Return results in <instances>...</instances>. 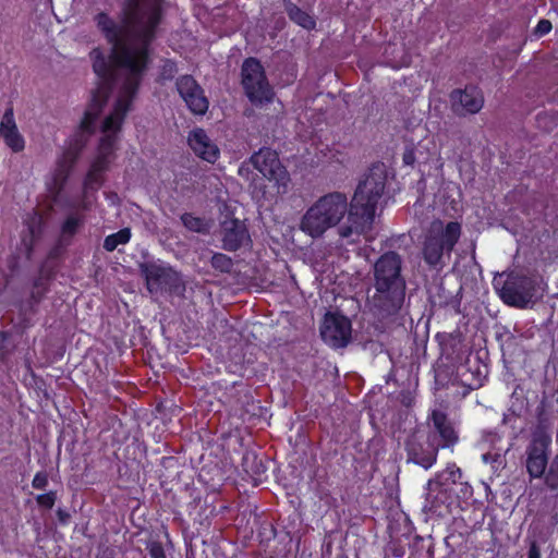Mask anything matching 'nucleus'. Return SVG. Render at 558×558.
I'll return each instance as SVG.
<instances>
[{
  "mask_svg": "<svg viewBox=\"0 0 558 558\" xmlns=\"http://www.w3.org/2000/svg\"><path fill=\"white\" fill-rule=\"evenodd\" d=\"M349 211L350 206L344 194L328 193L305 211L300 229L312 238H319L328 229L336 227L345 215L349 216Z\"/></svg>",
  "mask_w": 558,
  "mask_h": 558,
  "instance_id": "20e7f679",
  "label": "nucleus"
},
{
  "mask_svg": "<svg viewBox=\"0 0 558 558\" xmlns=\"http://www.w3.org/2000/svg\"><path fill=\"white\" fill-rule=\"evenodd\" d=\"M551 435L544 426H537L531 434L525 448V469L530 480H539L549 464Z\"/></svg>",
  "mask_w": 558,
  "mask_h": 558,
  "instance_id": "0eeeda50",
  "label": "nucleus"
},
{
  "mask_svg": "<svg viewBox=\"0 0 558 558\" xmlns=\"http://www.w3.org/2000/svg\"><path fill=\"white\" fill-rule=\"evenodd\" d=\"M450 99L453 111L461 116L477 113L484 106L483 93L474 86L452 92Z\"/></svg>",
  "mask_w": 558,
  "mask_h": 558,
  "instance_id": "2eb2a0df",
  "label": "nucleus"
},
{
  "mask_svg": "<svg viewBox=\"0 0 558 558\" xmlns=\"http://www.w3.org/2000/svg\"><path fill=\"white\" fill-rule=\"evenodd\" d=\"M250 161L266 179L275 182L278 193H286L290 182V175L281 165L276 151L269 148L259 149Z\"/></svg>",
  "mask_w": 558,
  "mask_h": 558,
  "instance_id": "1a4fd4ad",
  "label": "nucleus"
},
{
  "mask_svg": "<svg viewBox=\"0 0 558 558\" xmlns=\"http://www.w3.org/2000/svg\"><path fill=\"white\" fill-rule=\"evenodd\" d=\"M161 1L130 0L121 25L105 13L95 17L97 27L111 44V53L106 59L98 48L90 52L93 69L99 82L92 92L90 104L81 121L82 133L90 131L111 86H117L119 92L112 109L104 119L98 153L84 180L83 196L77 204L69 206L83 210L92 206L89 191H96L101 185V174L113 159L122 123L149 62V44L160 21Z\"/></svg>",
  "mask_w": 558,
  "mask_h": 558,
  "instance_id": "f257e3e1",
  "label": "nucleus"
},
{
  "mask_svg": "<svg viewBox=\"0 0 558 558\" xmlns=\"http://www.w3.org/2000/svg\"><path fill=\"white\" fill-rule=\"evenodd\" d=\"M181 220L184 227L190 231L205 233L209 230V225L204 219L191 214L182 215Z\"/></svg>",
  "mask_w": 558,
  "mask_h": 558,
  "instance_id": "412c9836",
  "label": "nucleus"
},
{
  "mask_svg": "<svg viewBox=\"0 0 558 558\" xmlns=\"http://www.w3.org/2000/svg\"><path fill=\"white\" fill-rule=\"evenodd\" d=\"M82 143L75 146H70L58 159L56 168L51 172L50 177L46 180V189L49 197L54 203H59L61 192L65 185V182L71 173V170L78 157Z\"/></svg>",
  "mask_w": 558,
  "mask_h": 558,
  "instance_id": "9b49d317",
  "label": "nucleus"
},
{
  "mask_svg": "<svg viewBox=\"0 0 558 558\" xmlns=\"http://www.w3.org/2000/svg\"><path fill=\"white\" fill-rule=\"evenodd\" d=\"M211 265L219 271L228 272L232 268V260L222 253H215L211 257Z\"/></svg>",
  "mask_w": 558,
  "mask_h": 558,
  "instance_id": "b1692460",
  "label": "nucleus"
},
{
  "mask_svg": "<svg viewBox=\"0 0 558 558\" xmlns=\"http://www.w3.org/2000/svg\"><path fill=\"white\" fill-rule=\"evenodd\" d=\"M48 484V477L45 473L35 474L32 485L36 489H44Z\"/></svg>",
  "mask_w": 558,
  "mask_h": 558,
  "instance_id": "a878e982",
  "label": "nucleus"
},
{
  "mask_svg": "<svg viewBox=\"0 0 558 558\" xmlns=\"http://www.w3.org/2000/svg\"><path fill=\"white\" fill-rule=\"evenodd\" d=\"M177 88L189 109L195 114H204L208 109V100L203 89L192 76L185 75L178 80Z\"/></svg>",
  "mask_w": 558,
  "mask_h": 558,
  "instance_id": "4468645a",
  "label": "nucleus"
},
{
  "mask_svg": "<svg viewBox=\"0 0 558 558\" xmlns=\"http://www.w3.org/2000/svg\"><path fill=\"white\" fill-rule=\"evenodd\" d=\"M403 160L405 163H412L413 162V154L412 153L404 154Z\"/></svg>",
  "mask_w": 558,
  "mask_h": 558,
  "instance_id": "7c9ffc66",
  "label": "nucleus"
},
{
  "mask_svg": "<svg viewBox=\"0 0 558 558\" xmlns=\"http://www.w3.org/2000/svg\"><path fill=\"white\" fill-rule=\"evenodd\" d=\"M220 229L222 247L227 251H236L251 242L244 221L234 216L230 204H225L221 208Z\"/></svg>",
  "mask_w": 558,
  "mask_h": 558,
  "instance_id": "9d476101",
  "label": "nucleus"
},
{
  "mask_svg": "<svg viewBox=\"0 0 558 558\" xmlns=\"http://www.w3.org/2000/svg\"><path fill=\"white\" fill-rule=\"evenodd\" d=\"M131 239L130 229L125 228L117 233L106 236L104 241V247L108 252L114 251L119 245L126 244Z\"/></svg>",
  "mask_w": 558,
  "mask_h": 558,
  "instance_id": "aec40b11",
  "label": "nucleus"
},
{
  "mask_svg": "<svg viewBox=\"0 0 558 558\" xmlns=\"http://www.w3.org/2000/svg\"><path fill=\"white\" fill-rule=\"evenodd\" d=\"M0 136L5 145L14 153H20L25 148V140L17 129L12 108H8L2 116L0 121Z\"/></svg>",
  "mask_w": 558,
  "mask_h": 558,
  "instance_id": "f3484780",
  "label": "nucleus"
},
{
  "mask_svg": "<svg viewBox=\"0 0 558 558\" xmlns=\"http://www.w3.org/2000/svg\"><path fill=\"white\" fill-rule=\"evenodd\" d=\"M141 268L145 275L149 290H153L155 286L161 283L162 280L166 279L171 272V269L158 266L156 264H145L142 265Z\"/></svg>",
  "mask_w": 558,
  "mask_h": 558,
  "instance_id": "a211bd4d",
  "label": "nucleus"
},
{
  "mask_svg": "<svg viewBox=\"0 0 558 558\" xmlns=\"http://www.w3.org/2000/svg\"><path fill=\"white\" fill-rule=\"evenodd\" d=\"M529 558H541V550L535 542H532L530 546Z\"/></svg>",
  "mask_w": 558,
  "mask_h": 558,
  "instance_id": "c756f323",
  "label": "nucleus"
},
{
  "mask_svg": "<svg viewBox=\"0 0 558 558\" xmlns=\"http://www.w3.org/2000/svg\"><path fill=\"white\" fill-rule=\"evenodd\" d=\"M434 486H437V483L428 482V488L432 490Z\"/></svg>",
  "mask_w": 558,
  "mask_h": 558,
  "instance_id": "2f4dec72",
  "label": "nucleus"
},
{
  "mask_svg": "<svg viewBox=\"0 0 558 558\" xmlns=\"http://www.w3.org/2000/svg\"><path fill=\"white\" fill-rule=\"evenodd\" d=\"M187 142L194 154L203 160L210 163L218 160L220 150L205 130L201 128L192 130L189 134Z\"/></svg>",
  "mask_w": 558,
  "mask_h": 558,
  "instance_id": "dca6fc26",
  "label": "nucleus"
},
{
  "mask_svg": "<svg viewBox=\"0 0 558 558\" xmlns=\"http://www.w3.org/2000/svg\"><path fill=\"white\" fill-rule=\"evenodd\" d=\"M430 421L433 423V427L435 432L439 435L441 439V444H435L434 439L428 442L427 449H418L415 442H410L408 445V451L410 459L422 465L424 469H429L435 462L437 458V452L439 447H449L457 442L458 436L448 421L447 416L440 411H433L430 415Z\"/></svg>",
  "mask_w": 558,
  "mask_h": 558,
  "instance_id": "423d86ee",
  "label": "nucleus"
},
{
  "mask_svg": "<svg viewBox=\"0 0 558 558\" xmlns=\"http://www.w3.org/2000/svg\"><path fill=\"white\" fill-rule=\"evenodd\" d=\"M323 340L332 348L345 347L351 337V323L341 315L326 314L320 326Z\"/></svg>",
  "mask_w": 558,
  "mask_h": 558,
  "instance_id": "ddd939ff",
  "label": "nucleus"
},
{
  "mask_svg": "<svg viewBox=\"0 0 558 558\" xmlns=\"http://www.w3.org/2000/svg\"><path fill=\"white\" fill-rule=\"evenodd\" d=\"M551 23L548 20H541L535 28L537 35L543 36L550 32Z\"/></svg>",
  "mask_w": 558,
  "mask_h": 558,
  "instance_id": "cd10ccee",
  "label": "nucleus"
},
{
  "mask_svg": "<svg viewBox=\"0 0 558 558\" xmlns=\"http://www.w3.org/2000/svg\"><path fill=\"white\" fill-rule=\"evenodd\" d=\"M544 484L551 490L558 489V456H556L545 470V475L542 476Z\"/></svg>",
  "mask_w": 558,
  "mask_h": 558,
  "instance_id": "4be33fe9",
  "label": "nucleus"
},
{
  "mask_svg": "<svg viewBox=\"0 0 558 558\" xmlns=\"http://www.w3.org/2000/svg\"><path fill=\"white\" fill-rule=\"evenodd\" d=\"M461 235L459 222L444 223L435 220L426 233L423 245V257L429 266H438L442 263L444 255L450 254Z\"/></svg>",
  "mask_w": 558,
  "mask_h": 558,
  "instance_id": "39448f33",
  "label": "nucleus"
},
{
  "mask_svg": "<svg viewBox=\"0 0 558 558\" xmlns=\"http://www.w3.org/2000/svg\"><path fill=\"white\" fill-rule=\"evenodd\" d=\"M400 272L401 257L397 253H386L375 263V292L371 298L375 307L388 313L400 307L404 289Z\"/></svg>",
  "mask_w": 558,
  "mask_h": 558,
  "instance_id": "7ed1b4c3",
  "label": "nucleus"
},
{
  "mask_svg": "<svg viewBox=\"0 0 558 558\" xmlns=\"http://www.w3.org/2000/svg\"><path fill=\"white\" fill-rule=\"evenodd\" d=\"M483 460H484L485 462L488 460L487 454H484V456H483Z\"/></svg>",
  "mask_w": 558,
  "mask_h": 558,
  "instance_id": "473e14b6",
  "label": "nucleus"
},
{
  "mask_svg": "<svg viewBox=\"0 0 558 558\" xmlns=\"http://www.w3.org/2000/svg\"><path fill=\"white\" fill-rule=\"evenodd\" d=\"M386 185V173L381 167L373 168L359 184L350 203L347 222L339 228L341 238L361 235L367 232L375 218L376 207Z\"/></svg>",
  "mask_w": 558,
  "mask_h": 558,
  "instance_id": "f03ea898",
  "label": "nucleus"
},
{
  "mask_svg": "<svg viewBox=\"0 0 558 558\" xmlns=\"http://www.w3.org/2000/svg\"><path fill=\"white\" fill-rule=\"evenodd\" d=\"M242 84L246 96L254 105L271 101L274 93L265 77L262 64L255 59H247L242 65Z\"/></svg>",
  "mask_w": 558,
  "mask_h": 558,
  "instance_id": "6e6552de",
  "label": "nucleus"
},
{
  "mask_svg": "<svg viewBox=\"0 0 558 558\" xmlns=\"http://www.w3.org/2000/svg\"><path fill=\"white\" fill-rule=\"evenodd\" d=\"M36 500H37L39 506L49 509V508L53 507L54 501H56V496H54L53 493L50 492V493H47V494L38 495Z\"/></svg>",
  "mask_w": 558,
  "mask_h": 558,
  "instance_id": "393cba45",
  "label": "nucleus"
},
{
  "mask_svg": "<svg viewBox=\"0 0 558 558\" xmlns=\"http://www.w3.org/2000/svg\"><path fill=\"white\" fill-rule=\"evenodd\" d=\"M149 556L150 558H166L165 550L158 543H151L149 545Z\"/></svg>",
  "mask_w": 558,
  "mask_h": 558,
  "instance_id": "bb28decb",
  "label": "nucleus"
},
{
  "mask_svg": "<svg viewBox=\"0 0 558 558\" xmlns=\"http://www.w3.org/2000/svg\"><path fill=\"white\" fill-rule=\"evenodd\" d=\"M83 225V217L77 214H71L64 220L61 227V234L63 238L73 236L80 227Z\"/></svg>",
  "mask_w": 558,
  "mask_h": 558,
  "instance_id": "5701e85b",
  "label": "nucleus"
},
{
  "mask_svg": "<svg viewBox=\"0 0 558 558\" xmlns=\"http://www.w3.org/2000/svg\"><path fill=\"white\" fill-rule=\"evenodd\" d=\"M175 73V65L171 61H167L163 65V76L166 78H171Z\"/></svg>",
  "mask_w": 558,
  "mask_h": 558,
  "instance_id": "c85d7f7f",
  "label": "nucleus"
},
{
  "mask_svg": "<svg viewBox=\"0 0 558 558\" xmlns=\"http://www.w3.org/2000/svg\"><path fill=\"white\" fill-rule=\"evenodd\" d=\"M286 10L290 20L298 24L299 26L303 27L306 31H312L315 28V19L307 12L296 7L295 4L289 3Z\"/></svg>",
  "mask_w": 558,
  "mask_h": 558,
  "instance_id": "6ab92c4d",
  "label": "nucleus"
},
{
  "mask_svg": "<svg viewBox=\"0 0 558 558\" xmlns=\"http://www.w3.org/2000/svg\"><path fill=\"white\" fill-rule=\"evenodd\" d=\"M502 301L517 307H525L535 295L534 281L525 276L510 275L499 290Z\"/></svg>",
  "mask_w": 558,
  "mask_h": 558,
  "instance_id": "f8f14e48",
  "label": "nucleus"
}]
</instances>
